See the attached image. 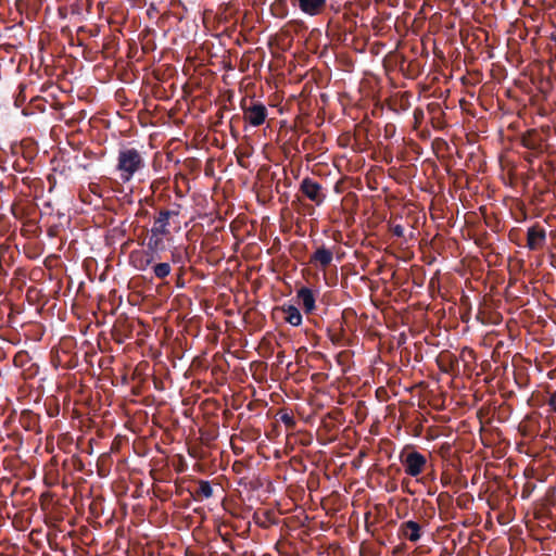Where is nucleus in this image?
<instances>
[{
	"label": "nucleus",
	"mask_w": 556,
	"mask_h": 556,
	"mask_svg": "<svg viewBox=\"0 0 556 556\" xmlns=\"http://www.w3.org/2000/svg\"><path fill=\"white\" fill-rule=\"evenodd\" d=\"M382 392H386L384 389L380 388V389H377V394L378 395H382Z\"/></svg>",
	"instance_id": "b1692460"
},
{
	"label": "nucleus",
	"mask_w": 556,
	"mask_h": 556,
	"mask_svg": "<svg viewBox=\"0 0 556 556\" xmlns=\"http://www.w3.org/2000/svg\"><path fill=\"white\" fill-rule=\"evenodd\" d=\"M296 298L299 300V305L302 306L306 314H311L315 311L316 299L312 289L307 287H302L296 291Z\"/></svg>",
	"instance_id": "6e6552de"
},
{
	"label": "nucleus",
	"mask_w": 556,
	"mask_h": 556,
	"mask_svg": "<svg viewBox=\"0 0 556 556\" xmlns=\"http://www.w3.org/2000/svg\"><path fill=\"white\" fill-rule=\"evenodd\" d=\"M116 170L119 179L126 184L147 168L144 152L134 147H122L117 154Z\"/></svg>",
	"instance_id": "f257e3e1"
},
{
	"label": "nucleus",
	"mask_w": 556,
	"mask_h": 556,
	"mask_svg": "<svg viewBox=\"0 0 556 556\" xmlns=\"http://www.w3.org/2000/svg\"><path fill=\"white\" fill-rule=\"evenodd\" d=\"M190 493L195 501H202L211 498L214 492L210 481L199 480L198 488L190 491Z\"/></svg>",
	"instance_id": "ddd939ff"
},
{
	"label": "nucleus",
	"mask_w": 556,
	"mask_h": 556,
	"mask_svg": "<svg viewBox=\"0 0 556 556\" xmlns=\"http://www.w3.org/2000/svg\"><path fill=\"white\" fill-rule=\"evenodd\" d=\"M382 392H386L384 389L380 388V389H377V394L378 395H382Z\"/></svg>",
	"instance_id": "393cba45"
},
{
	"label": "nucleus",
	"mask_w": 556,
	"mask_h": 556,
	"mask_svg": "<svg viewBox=\"0 0 556 556\" xmlns=\"http://www.w3.org/2000/svg\"><path fill=\"white\" fill-rule=\"evenodd\" d=\"M522 144L528 149H536L538 144L528 137L522 138Z\"/></svg>",
	"instance_id": "aec40b11"
},
{
	"label": "nucleus",
	"mask_w": 556,
	"mask_h": 556,
	"mask_svg": "<svg viewBox=\"0 0 556 556\" xmlns=\"http://www.w3.org/2000/svg\"><path fill=\"white\" fill-rule=\"evenodd\" d=\"M299 191L317 206L321 205L326 200V192L323 186L309 177L302 179Z\"/></svg>",
	"instance_id": "20e7f679"
},
{
	"label": "nucleus",
	"mask_w": 556,
	"mask_h": 556,
	"mask_svg": "<svg viewBox=\"0 0 556 556\" xmlns=\"http://www.w3.org/2000/svg\"><path fill=\"white\" fill-rule=\"evenodd\" d=\"M172 225H175L178 229L180 228V222L175 219V213L167 212V210L162 208L154 217L152 228H156L157 231L170 235L169 227Z\"/></svg>",
	"instance_id": "423d86ee"
},
{
	"label": "nucleus",
	"mask_w": 556,
	"mask_h": 556,
	"mask_svg": "<svg viewBox=\"0 0 556 556\" xmlns=\"http://www.w3.org/2000/svg\"><path fill=\"white\" fill-rule=\"evenodd\" d=\"M75 163L78 167L83 168V169H88L90 164L89 163H81L80 160H79V156H75Z\"/></svg>",
	"instance_id": "4be33fe9"
},
{
	"label": "nucleus",
	"mask_w": 556,
	"mask_h": 556,
	"mask_svg": "<svg viewBox=\"0 0 556 556\" xmlns=\"http://www.w3.org/2000/svg\"><path fill=\"white\" fill-rule=\"evenodd\" d=\"M153 262V257H141L136 266L140 270H146Z\"/></svg>",
	"instance_id": "a211bd4d"
},
{
	"label": "nucleus",
	"mask_w": 556,
	"mask_h": 556,
	"mask_svg": "<svg viewBox=\"0 0 556 556\" xmlns=\"http://www.w3.org/2000/svg\"><path fill=\"white\" fill-rule=\"evenodd\" d=\"M172 271V267L168 263H159L153 266V273L155 277L160 279L166 278Z\"/></svg>",
	"instance_id": "2eb2a0df"
},
{
	"label": "nucleus",
	"mask_w": 556,
	"mask_h": 556,
	"mask_svg": "<svg viewBox=\"0 0 556 556\" xmlns=\"http://www.w3.org/2000/svg\"><path fill=\"white\" fill-rule=\"evenodd\" d=\"M390 231L392 232L393 236L397 237V238H403L404 237V227L402 225H391L390 226Z\"/></svg>",
	"instance_id": "f3484780"
},
{
	"label": "nucleus",
	"mask_w": 556,
	"mask_h": 556,
	"mask_svg": "<svg viewBox=\"0 0 556 556\" xmlns=\"http://www.w3.org/2000/svg\"><path fill=\"white\" fill-rule=\"evenodd\" d=\"M399 535L412 543H416L422 535L421 526L414 520L404 521L399 528Z\"/></svg>",
	"instance_id": "0eeeda50"
},
{
	"label": "nucleus",
	"mask_w": 556,
	"mask_h": 556,
	"mask_svg": "<svg viewBox=\"0 0 556 556\" xmlns=\"http://www.w3.org/2000/svg\"><path fill=\"white\" fill-rule=\"evenodd\" d=\"M437 364L441 371L450 374L458 367V358L450 351H443L439 354Z\"/></svg>",
	"instance_id": "9d476101"
},
{
	"label": "nucleus",
	"mask_w": 556,
	"mask_h": 556,
	"mask_svg": "<svg viewBox=\"0 0 556 556\" xmlns=\"http://www.w3.org/2000/svg\"><path fill=\"white\" fill-rule=\"evenodd\" d=\"M546 244V230L535 224L528 228L526 247L531 251L542 250Z\"/></svg>",
	"instance_id": "39448f33"
},
{
	"label": "nucleus",
	"mask_w": 556,
	"mask_h": 556,
	"mask_svg": "<svg viewBox=\"0 0 556 556\" xmlns=\"http://www.w3.org/2000/svg\"><path fill=\"white\" fill-rule=\"evenodd\" d=\"M285 314V320L292 326H300L302 323V315L300 309L294 305H283L281 307Z\"/></svg>",
	"instance_id": "4468645a"
},
{
	"label": "nucleus",
	"mask_w": 556,
	"mask_h": 556,
	"mask_svg": "<svg viewBox=\"0 0 556 556\" xmlns=\"http://www.w3.org/2000/svg\"><path fill=\"white\" fill-rule=\"evenodd\" d=\"M547 403L552 407V409L556 412V391L551 394Z\"/></svg>",
	"instance_id": "412c9836"
},
{
	"label": "nucleus",
	"mask_w": 556,
	"mask_h": 556,
	"mask_svg": "<svg viewBox=\"0 0 556 556\" xmlns=\"http://www.w3.org/2000/svg\"><path fill=\"white\" fill-rule=\"evenodd\" d=\"M326 0H296L302 12L311 16L318 15L326 7Z\"/></svg>",
	"instance_id": "9b49d317"
},
{
	"label": "nucleus",
	"mask_w": 556,
	"mask_h": 556,
	"mask_svg": "<svg viewBox=\"0 0 556 556\" xmlns=\"http://www.w3.org/2000/svg\"><path fill=\"white\" fill-rule=\"evenodd\" d=\"M333 260L332 250L321 245L316 249V251L311 255L309 264L317 266L319 265L323 268H327Z\"/></svg>",
	"instance_id": "1a4fd4ad"
},
{
	"label": "nucleus",
	"mask_w": 556,
	"mask_h": 556,
	"mask_svg": "<svg viewBox=\"0 0 556 556\" xmlns=\"http://www.w3.org/2000/svg\"><path fill=\"white\" fill-rule=\"evenodd\" d=\"M167 235L161 231H157L156 228H151L150 237L148 240V250L152 253H159L165 250V243L163 238Z\"/></svg>",
	"instance_id": "f8f14e48"
},
{
	"label": "nucleus",
	"mask_w": 556,
	"mask_h": 556,
	"mask_svg": "<svg viewBox=\"0 0 556 556\" xmlns=\"http://www.w3.org/2000/svg\"><path fill=\"white\" fill-rule=\"evenodd\" d=\"M166 210H167V212H173V213H175V219H176V220H179V219H178V216L180 215L181 204H179V203H173V204H172V206H170V208H166Z\"/></svg>",
	"instance_id": "6ab92c4d"
},
{
	"label": "nucleus",
	"mask_w": 556,
	"mask_h": 556,
	"mask_svg": "<svg viewBox=\"0 0 556 556\" xmlns=\"http://www.w3.org/2000/svg\"><path fill=\"white\" fill-rule=\"evenodd\" d=\"M400 462L405 473L410 477H418L428 467L426 456L415 450H403L400 454Z\"/></svg>",
	"instance_id": "f03ea898"
},
{
	"label": "nucleus",
	"mask_w": 556,
	"mask_h": 556,
	"mask_svg": "<svg viewBox=\"0 0 556 556\" xmlns=\"http://www.w3.org/2000/svg\"><path fill=\"white\" fill-rule=\"evenodd\" d=\"M241 109L243 112V121L252 126L258 127L263 125L268 116V110L265 104L261 101L250 100L248 103L245 100L241 103Z\"/></svg>",
	"instance_id": "7ed1b4c3"
},
{
	"label": "nucleus",
	"mask_w": 556,
	"mask_h": 556,
	"mask_svg": "<svg viewBox=\"0 0 556 556\" xmlns=\"http://www.w3.org/2000/svg\"><path fill=\"white\" fill-rule=\"evenodd\" d=\"M279 416H280L281 422H283L287 428L292 429L295 427L296 422H295L293 415H291L287 412H280Z\"/></svg>",
	"instance_id": "dca6fc26"
},
{
	"label": "nucleus",
	"mask_w": 556,
	"mask_h": 556,
	"mask_svg": "<svg viewBox=\"0 0 556 556\" xmlns=\"http://www.w3.org/2000/svg\"><path fill=\"white\" fill-rule=\"evenodd\" d=\"M172 257H173V262H174V263L178 262V260H179V255H178V254H176V253H173V254H172Z\"/></svg>",
	"instance_id": "5701e85b"
}]
</instances>
